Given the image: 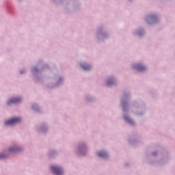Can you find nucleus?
<instances>
[{"mask_svg": "<svg viewBox=\"0 0 175 175\" xmlns=\"http://www.w3.org/2000/svg\"><path fill=\"white\" fill-rule=\"evenodd\" d=\"M134 69H137L139 72H143V70H146V67L142 66V64H135L133 66Z\"/></svg>", "mask_w": 175, "mask_h": 175, "instance_id": "3", "label": "nucleus"}, {"mask_svg": "<svg viewBox=\"0 0 175 175\" xmlns=\"http://www.w3.org/2000/svg\"><path fill=\"white\" fill-rule=\"evenodd\" d=\"M21 121V118H14L10 120H7L5 124V125H14V124H17Z\"/></svg>", "mask_w": 175, "mask_h": 175, "instance_id": "1", "label": "nucleus"}, {"mask_svg": "<svg viewBox=\"0 0 175 175\" xmlns=\"http://www.w3.org/2000/svg\"><path fill=\"white\" fill-rule=\"evenodd\" d=\"M36 70H38V68H33V72H36Z\"/></svg>", "mask_w": 175, "mask_h": 175, "instance_id": "12", "label": "nucleus"}, {"mask_svg": "<svg viewBox=\"0 0 175 175\" xmlns=\"http://www.w3.org/2000/svg\"><path fill=\"white\" fill-rule=\"evenodd\" d=\"M21 102V98H12V100H10L8 102V105L10 106V105L13 104V103H18Z\"/></svg>", "mask_w": 175, "mask_h": 175, "instance_id": "4", "label": "nucleus"}, {"mask_svg": "<svg viewBox=\"0 0 175 175\" xmlns=\"http://www.w3.org/2000/svg\"><path fill=\"white\" fill-rule=\"evenodd\" d=\"M149 18H150L151 20H154V18H155V16H154V15H150V16H149Z\"/></svg>", "mask_w": 175, "mask_h": 175, "instance_id": "10", "label": "nucleus"}, {"mask_svg": "<svg viewBox=\"0 0 175 175\" xmlns=\"http://www.w3.org/2000/svg\"><path fill=\"white\" fill-rule=\"evenodd\" d=\"M112 83H113V79H109L107 81V85H111Z\"/></svg>", "mask_w": 175, "mask_h": 175, "instance_id": "9", "label": "nucleus"}, {"mask_svg": "<svg viewBox=\"0 0 175 175\" xmlns=\"http://www.w3.org/2000/svg\"><path fill=\"white\" fill-rule=\"evenodd\" d=\"M81 66L82 69H84V70H90L91 69V66L87 64H81Z\"/></svg>", "mask_w": 175, "mask_h": 175, "instance_id": "5", "label": "nucleus"}, {"mask_svg": "<svg viewBox=\"0 0 175 175\" xmlns=\"http://www.w3.org/2000/svg\"><path fill=\"white\" fill-rule=\"evenodd\" d=\"M5 157V154H0V159H2Z\"/></svg>", "mask_w": 175, "mask_h": 175, "instance_id": "11", "label": "nucleus"}, {"mask_svg": "<svg viewBox=\"0 0 175 175\" xmlns=\"http://www.w3.org/2000/svg\"><path fill=\"white\" fill-rule=\"evenodd\" d=\"M52 170L55 173L56 175H62V170L57 165L51 167Z\"/></svg>", "mask_w": 175, "mask_h": 175, "instance_id": "2", "label": "nucleus"}, {"mask_svg": "<svg viewBox=\"0 0 175 175\" xmlns=\"http://www.w3.org/2000/svg\"><path fill=\"white\" fill-rule=\"evenodd\" d=\"M124 120H126V121H128L129 122H130V124H134L133 120H131V118H129V117H128V116H124Z\"/></svg>", "mask_w": 175, "mask_h": 175, "instance_id": "8", "label": "nucleus"}, {"mask_svg": "<svg viewBox=\"0 0 175 175\" xmlns=\"http://www.w3.org/2000/svg\"><path fill=\"white\" fill-rule=\"evenodd\" d=\"M98 155L100 158H106V157H107V153H106L105 152L101 151L98 153Z\"/></svg>", "mask_w": 175, "mask_h": 175, "instance_id": "7", "label": "nucleus"}, {"mask_svg": "<svg viewBox=\"0 0 175 175\" xmlns=\"http://www.w3.org/2000/svg\"><path fill=\"white\" fill-rule=\"evenodd\" d=\"M20 148L17 146L12 147L9 149L10 152H18L20 151Z\"/></svg>", "mask_w": 175, "mask_h": 175, "instance_id": "6", "label": "nucleus"}]
</instances>
